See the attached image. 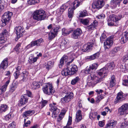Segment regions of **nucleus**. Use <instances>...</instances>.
<instances>
[{"label": "nucleus", "instance_id": "f257e3e1", "mask_svg": "<svg viewBox=\"0 0 128 128\" xmlns=\"http://www.w3.org/2000/svg\"><path fill=\"white\" fill-rule=\"evenodd\" d=\"M114 63L111 62L108 63L106 66V68H104L100 69L98 72V76L94 75V72L91 73L88 72V83L96 84L101 82L102 79L107 75L108 70H112L114 69Z\"/></svg>", "mask_w": 128, "mask_h": 128}, {"label": "nucleus", "instance_id": "f03ea898", "mask_svg": "<svg viewBox=\"0 0 128 128\" xmlns=\"http://www.w3.org/2000/svg\"><path fill=\"white\" fill-rule=\"evenodd\" d=\"M78 70L77 67L75 65L68 66L67 67L62 70L61 74L63 76H67L71 75L76 73Z\"/></svg>", "mask_w": 128, "mask_h": 128}, {"label": "nucleus", "instance_id": "7ed1b4c3", "mask_svg": "<svg viewBox=\"0 0 128 128\" xmlns=\"http://www.w3.org/2000/svg\"><path fill=\"white\" fill-rule=\"evenodd\" d=\"M46 17V14L43 10H37L33 14V18L37 21H40L44 19Z\"/></svg>", "mask_w": 128, "mask_h": 128}, {"label": "nucleus", "instance_id": "20e7f679", "mask_svg": "<svg viewBox=\"0 0 128 128\" xmlns=\"http://www.w3.org/2000/svg\"><path fill=\"white\" fill-rule=\"evenodd\" d=\"M42 90L44 94L48 95L52 94L55 92L52 85L51 83H48L45 84L43 86Z\"/></svg>", "mask_w": 128, "mask_h": 128}, {"label": "nucleus", "instance_id": "39448f33", "mask_svg": "<svg viewBox=\"0 0 128 128\" xmlns=\"http://www.w3.org/2000/svg\"><path fill=\"white\" fill-rule=\"evenodd\" d=\"M72 4L73 6L70 8L68 10V16L70 19H72L73 17L74 10L81 4V3L78 0H76Z\"/></svg>", "mask_w": 128, "mask_h": 128}, {"label": "nucleus", "instance_id": "423d86ee", "mask_svg": "<svg viewBox=\"0 0 128 128\" xmlns=\"http://www.w3.org/2000/svg\"><path fill=\"white\" fill-rule=\"evenodd\" d=\"M122 17V16L120 14H119L118 16L112 15L107 20L108 25L109 26H114L113 22H117L119 20H120Z\"/></svg>", "mask_w": 128, "mask_h": 128}, {"label": "nucleus", "instance_id": "0eeeda50", "mask_svg": "<svg viewBox=\"0 0 128 128\" xmlns=\"http://www.w3.org/2000/svg\"><path fill=\"white\" fill-rule=\"evenodd\" d=\"M50 110L52 112V116L55 118L60 112L59 110L57 108V105L56 103H53L50 104Z\"/></svg>", "mask_w": 128, "mask_h": 128}, {"label": "nucleus", "instance_id": "6e6552de", "mask_svg": "<svg viewBox=\"0 0 128 128\" xmlns=\"http://www.w3.org/2000/svg\"><path fill=\"white\" fill-rule=\"evenodd\" d=\"M128 104L126 103L123 105L118 109V113L121 116L128 114Z\"/></svg>", "mask_w": 128, "mask_h": 128}, {"label": "nucleus", "instance_id": "1a4fd4ad", "mask_svg": "<svg viewBox=\"0 0 128 128\" xmlns=\"http://www.w3.org/2000/svg\"><path fill=\"white\" fill-rule=\"evenodd\" d=\"M13 15L12 13L10 11L5 12L2 16V21L5 24L8 23L10 20Z\"/></svg>", "mask_w": 128, "mask_h": 128}, {"label": "nucleus", "instance_id": "9d476101", "mask_svg": "<svg viewBox=\"0 0 128 128\" xmlns=\"http://www.w3.org/2000/svg\"><path fill=\"white\" fill-rule=\"evenodd\" d=\"M104 4V2L103 0H97L92 4V6L93 8L99 9L101 8Z\"/></svg>", "mask_w": 128, "mask_h": 128}, {"label": "nucleus", "instance_id": "9b49d317", "mask_svg": "<svg viewBox=\"0 0 128 128\" xmlns=\"http://www.w3.org/2000/svg\"><path fill=\"white\" fill-rule=\"evenodd\" d=\"M127 94L123 93L122 92H118L117 94L116 98L114 101L115 104L120 102L124 100L126 98Z\"/></svg>", "mask_w": 128, "mask_h": 128}, {"label": "nucleus", "instance_id": "f8f14e48", "mask_svg": "<svg viewBox=\"0 0 128 128\" xmlns=\"http://www.w3.org/2000/svg\"><path fill=\"white\" fill-rule=\"evenodd\" d=\"M113 43V38L110 36L106 39L104 42V47L106 50L110 48Z\"/></svg>", "mask_w": 128, "mask_h": 128}, {"label": "nucleus", "instance_id": "ddd939ff", "mask_svg": "<svg viewBox=\"0 0 128 128\" xmlns=\"http://www.w3.org/2000/svg\"><path fill=\"white\" fill-rule=\"evenodd\" d=\"M43 42L44 40L42 38L34 41H32L26 46V48L28 49L35 46H40L41 43Z\"/></svg>", "mask_w": 128, "mask_h": 128}, {"label": "nucleus", "instance_id": "4468645a", "mask_svg": "<svg viewBox=\"0 0 128 128\" xmlns=\"http://www.w3.org/2000/svg\"><path fill=\"white\" fill-rule=\"evenodd\" d=\"M15 32L16 34L17 37L19 38L24 34L25 30L22 27L19 26L16 27L15 28Z\"/></svg>", "mask_w": 128, "mask_h": 128}, {"label": "nucleus", "instance_id": "2eb2a0df", "mask_svg": "<svg viewBox=\"0 0 128 128\" xmlns=\"http://www.w3.org/2000/svg\"><path fill=\"white\" fill-rule=\"evenodd\" d=\"M74 94L72 93L68 92L66 95L64 97L61 98V102L63 103L68 102L72 98Z\"/></svg>", "mask_w": 128, "mask_h": 128}, {"label": "nucleus", "instance_id": "dca6fc26", "mask_svg": "<svg viewBox=\"0 0 128 128\" xmlns=\"http://www.w3.org/2000/svg\"><path fill=\"white\" fill-rule=\"evenodd\" d=\"M28 102V98L26 94H24L20 97V99L18 105L19 106H21L25 104Z\"/></svg>", "mask_w": 128, "mask_h": 128}, {"label": "nucleus", "instance_id": "f3484780", "mask_svg": "<svg viewBox=\"0 0 128 128\" xmlns=\"http://www.w3.org/2000/svg\"><path fill=\"white\" fill-rule=\"evenodd\" d=\"M8 80L6 81L5 84L2 86L0 88V94H2L6 90L7 87L9 84L10 80V76L8 77Z\"/></svg>", "mask_w": 128, "mask_h": 128}, {"label": "nucleus", "instance_id": "a211bd4d", "mask_svg": "<svg viewBox=\"0 0 128 128\" xmlns=\"http://www.w3.org/2000/svg\"><path fill=\"white\" fill-rule=\"evenodd\" d=\"M82 32L80 28H78L75 30L72 33V37L73 38L76 39L82 34Z\"/></svg>", "mask_w": 128, "mask_h": 128}, {"label": "nucleus", "instance_id": "6ab92c4d", "mask_svg": "<svg viewBox=\"0 0 128 128\" xmlns=\"http://www.w3.org/2000/svg\"><path fill=\"white\" fill-rule=\"evenodd\" d=\"M120 37L121 38L120 40L122 44L126 42L128 40V32H126L123 33Z\"/></svg>", "mask_w": 128, "mask_h": 128}, {"label": "nucleus", "instance_id": "aec40b11", "mask_svg": "<svg viewBox=\"0 0 128 128\" xmlns=\"http://www.w3.org/2000/svg\"><path fill=\"white\" fill-rule=\"evenodd\" d=\"M98 25V22L94 20L91 24L88 26V32L90 31V33H91L92 30Z\"/></svg>", "mask_w": 128, "mask_h": 128}, {"label": "nucleus", "instance_id": "412c9836", "mask_svg": "<svg viewBox=\"0 0 128 128\" xmlns=\"http://www.w3.org/2000/svg\"><path fill=\"white\" fill-rule=\"evenodd\" d=\"M81 112V111L80 110H78L76 112L75 120L76 122H80L82 119Z\"/></svg>", "mask_w": 128, "mask_h": 128}, {"label": "nucleus", "instance_id": "4be33fe9", "mask_svg": "<svg viewBox=\"0 0 128 128\" xmlns=\"http://www.w3.org/2000/svg\"><path fill=\"white\" fill-rule=\"evenodd\" d=\"M66 112V110L65 109H63L62 110L61 112L57 119V122H59L61 121L62 119L64 117Z\"/></svg>", "mask_w": 128, "mask_h": 128}, {"label": "nucleus", "instance_id": "5701e85b", "mask_svg": "<svg viewBox=\"0 0 128 128\" xmlns=\"http://www.w3.org/2000/svg\"><path fill=\"white\" fill-rule=\"evenodd\" d=\"M67 7L66 5H63L61 7L60 9L57 10L56 11V13L58 15H61L63 12L66 9Z\"/></svg>", "mask_w": 128, "mask_h": 128}, {"label": "nucleus", "instance_id": "b1692460", "mask_svg": "<svg viewBox=\"0 0 128 128\" xmlns=\"http://www.w3.org/2000/svg\"><path fill=\"white\" fill-rule=\"evenodd\" d=\"M8 62L6 59H4L0 65L1 69H5L7 67Z\"/></svg>", "mask_w": 128, "mask_h": 128}, {"label": "nucleus", "instance_id": "393cba45", "mask_svg": "<svg viewBox=\"0 0 128 128\" xmlns=\"http://www.w3.org/2000/svg\"><path fill=\"white\" fill-rule=\"evenodd\" d=\"M120 68L122 72H126V71L128 70V64L123 63L120 66Z\"/></svg>", "mask_w": 128, "mask_h": 128}, {"label": "nucleus", "instance_id": "a878e982", "mask_svg": "<svg viewBox=\"0 0 128 128\" xmlns=\"http://www.w3.org/2000/svg\"><path fill=\"white\" fill-rule=\"evenodd\" d=\"M18 86L17 84L15 82L12 83L10 87L9 91L10 92H12L14 91Z\"/></svg>", "mask_w": 128, "mask_h": 128}, {"label": "nucleus", "instance_id": "bb28decb", "mask_svg": "<svg viewBox=\"0 0 128 128\" xmlns=\"http://www.w3.org/2000/svg\"><path fill=\"white\" fill-rule=\"evenodd\" d=\"M116 123L117 122L116 121H114L112 120L108 121V124H107L105 127V128H108L109 126H115Z\"/></svg>", "mask_w": 128, "mask_h": 128}, {"label": "nucleus", "instance_id": "cd10ccee", "mask_svg": "<svg viewBox=\"0 0 128 128\" xmlns=\"http://www.w3.org/2000/svg\"><path fill=\"white\" fill-rule=\"evenodd\" d=\"M8 106L6 104H2L0 106V114L6 112L8 109Z\"/></svg>", "mask_w": 128, "mask_h": 128}, {"label": "nucleus", "instance_id": "c85d7f7f", "mask_svg": "<svg viewBox=\"0 0 128 128\" xmlns=\"http://www.w3.org/2000/svg\"><path fill=\"white\" fill-rule=\"evenodd\" d=\"M40 83L36 82H34L31 84L32 88L33 89H36L40 87Z\"/></svg>", "mask_w": 128, "mask_h": 128}, {"label": "nucleus", "instance_id": "c756f323", "mask_svg": "<svg viewBox=\"0 0 128 128\" xmlns=\"http://www.w3.org/2000/svg\"><path fill=\"white\" fill-rule=\"evenodd\" d=\"M35 113L34 110H28L27 111L23 113V116L24 118L27 117V116L32 115Z\"/></svg>", "mask_w": 128, "mask_h": 128}, {"label": "nucleus", "instance_id": "7c9ffc66", "mask_svg": "<svg viewBox=\"0 0 128 128\" xmlns=\"http://www.w3.org/2000/svg\"><path fill=\"white\" fill-rule=\"evenodd\" d=\"M72 32V30H68L65 28H63L62 30V34L64 36H67Z\"/></svg>", "mask_w": 128, "mask_h": 128}, {"label": "nucleus", "instance_id": "2f4dec72", "mask_svg": "<svg viewBox=\"0 0 128 128\" xmlns=\"http://www.w3.org/2000/svg\"><path fill=\"white\" fill-rule=\"evenodd\" d=\"M72 117L69 116L68 117V121L66 125L63 128H72V127L68 126L72 124Z\"/></svg>", "mask_w": 128, "mask_h": 128}, {"label": "nucleus", "instance_id": "473e14b6", "mask_svg": "<svg viewBox=\"0 0 128 128\" xmlns=\"http://www.w3.org/2000/svg\"><path fill=\"white\" fill-rule=\"evenodd\" d=\"M100 55V53L99 52H97L94 54L90 56L88 60H90L94 59L96 58H98Z\"/></svg>", "mask_w": 128, "mask_h": 128}, {"label": "nucleus", "instance_id": "72a5a7b5", "mask_svg": "<svg viewBox=\"0 0 128 128\" xmlns=\"http://www.w3.org/2000/svg\"><path fill=\"white\" fill-rule=\"evenodd\" d=\"M94 40H92V41L88 42V52L90 51L93 48V46L94 44Z\"/></svg>", "mask_w": 128, "mask_h": 128}, {"label": "nucleus", "instance_id": "f704fd0d", "mask_svg": "<svg viewBox=\"0 0 128 128\" xmlns=\"http://www.w3.org/2000/svg\"><path fill=\"white\" fill-rule=\"evenodd\" d=\"M56 36V35L53 32V31L51 30L48 34V38L49 40H51L53 38Z\"/></svg>", "mask_w": 128, "mask_h": 128}, {"label": "nucleus", "instance_id": "c9c22d12", "mask_svg": "<svg viewBox=\"0 0 128 128\" xmlns=\"http://www.w3.org/2000/svg\"><path fill=\"white\" fill-rule=\"evenodd\" d=\"M53 63L51 62H48L45 63V66L46 69L49 70L53 66Z\"/></svg>", "mask_w": 128, "mask_h": 128}, {"label": "nucleus", "instance_id": "e433bc0d", "mask_svg": "<svg viewBox=\"0 0 128 128\" xmlns=\"http://www.w3.org/2000/svg\"><path fill=\"white\" fill-rule=\"evenodd\" d=\"M80 79L78 76H76L73 78L71 81V84L72 85L76 84L80 80Z\"/></svg>", "mask_w": 128, "mask_h": 128}, {"label": "nucleus", "instance_id": "4c0bfd02", "mask_svg": "<svg viewBox=\"0 0 128 128\" xmlns=\"http://www.w3.org/2000/svg\"><path fill=\"white\" fill-rule=\"evenodd\" d=\"M88 12L87 11L84 10L83 11H80V13L79 15V17H83L87 16Z\"/></svg>", "mask_w": 128, "mask_h": 128}, {"label": "nucleus", "instance_id": "58836bf2", "mask_svg": "<svg viewBox=\"0 0 128 128\" xmlns=\"http://www.w3.org/2000/svg\"><path fill=\"white\" fill-rule=\"evenodd\" d=\"M28 75V73L27 72H23L22 76L23 78L21 80L22 82H24L27 80V76Z\"/></svg>", "mask_w": 128, "mask_h": 128}, {"label": "nucleus", "instance_id": "ea45409f", "mask_svg": "<svg viewBox=\"0 0 128 128\" xmlns=\"http://www.w3.org/2000/svg\"><path fill=\"white\" fill-rule=\"evenodd\" d=\"M39 2V0H29L28 1V3L29 4L33 5L38 3Z\"/></svg>", "mask_w": 128, "mask_h": 128}, {"label": "nucleus", "instance_id": "a19ab883", "mask_svg": "<svg viewBox=\"0 0 128 128\" xmlns=\"http://www.w3.org/2000/svg\"><path fill=\"white\" fill-rule=\"evenodd\" d=\"M112 6L113 7L115 8L117 4L119 5V4L116 1V0H112L110 2Z\"/></svg>", "mask_w": 128, "mask_h": 128}, {"label": "nucleus", "instance_id": "79ce46f5", "mask_svg": "<svg viewBox=\"0 0 128 128\" xmlns=\"http://www.w3.org/2000/svg\"><path fill=\"white\" fill-rule=\"evenodd\" d=\"M105 96V95L103 94H102L98 96L96 99V102H99L102 99H103Z\"/></svg>", "mask_w": 128, "mask_h": 128}, {"label": "nucleus", "instance_id": "37998d69", "mask_svg": "<svg viewBox=\"0 0 128 128\" xmlns=\"http://www.w3.org/2000/svg\"><path fill=\"white\" fill-rule=\"evenodd\" d=\"M33 55L32 54L31 55V56L29 57V58L31 61L32 62H36L37 59L38 58V57H36L33 58Z\"/></svg>", "mask_w": 128, "mask_h": 128}, {"label": "nucleus", "instance_id": "c03bdc74", "mask_svg": "<svg viewBox=\"0 0 128 128\" xmlns=\"http://www.w3.org/2000/svg\"><path fill=\"white\" fill-rule=\"evenodd\" d=\"M60 28V27L59 26H58L54 28L51 30H52L53 32L57 35L58 32L59 31V29Z\"/></svg>", "mask_w": 128, "mask_h": 128}, {"label": "nucleus", "instance_id": "a18cd8bd", "mask_svg": "<svg viewBox=\"0 0 128 128\" xmlns=\"http://www.w3.org/2000/svg\"><path fill=\"white\" fill-rule=\"evenodd\" d=\"M119 47H116L111 50L110 53L112 54H114L117 52L119 50Z\"/></svg>", "mask_w": 128, "mask_h": 128}, {"label": "nucleus", "instance_id": "49530a36", "mask_svg": "<svg viewBox=\"0 0 128 128\" xmlns=\"http://www.w3.org/2000/svg\"><path fill=\"white\" fill-rule=\"evenodd\" d=\"M80 22L83 24L87 25L88 24V20L87 18L81 19Z\"/></svg>", "mask_w": 128, "mask_h": 128}, {"label": "nucleus", "instance_id": "de8ad7c7", "mask_svg": "<svg viewBox=\"0 0 128 128\" xmlns=\"http://www.w3.org/2000/svg\"><path fill=\"white\" fill-rule=\"evenodd\" d=\"M47 102L46 100L43 101L40 104V108H42L46 104Z\"/></svg>", "mask_w": 128, "mask_h": 128}, {"label": "nucleus", "instance_id": "09e8293b", "mask_svg": "<svg viewBox=\"0 0 128 128\" xmlns=\"http://www.w3.org/2000/svg\"><path fill=\"white\" fill-rule=\"evenodd\" d=\"M122 84L125 86H128V76L127 79L123 81Z\"/></svg>", "mask_w": 128, "mask_h": 128}, {"label": "nucleus", "instance_id": "8fccbe9b", "mask_svg": "<svg viewBox=\"0 0 128 128\" xmlns=\"http://www.w3.org/2000/svg\"><path fill=\"white\" fill-rule=\"evenodd\" d=\"M16 126V123L13 122L9 125L8 128H15Z\"/></svg>", "mask_w": 128, "mask_h": 128}, {"label": "nucleus", "instance_id": "3c124183", "mask_svg": "<svg viewBox=\"0 0 128 128\" xmlns=\"http://www.w3.org/2000/svg\"><path fill=\"white\" fill-rule=\"evenodd\" d=\"M98 66V64H97L95 63L93 64L92 65V66H90V70L92 69V70L93 69H96Z\"/></svg>", "mask_w": 128, "mask_h": 128}, {"label": "nucleus", "instance_id": "603ef678", "mask_svg": "<svg viewBox=\"0 0 128 128\" xmlns=\"http://www.w3.org/2000/svg\"><path fill=\"white\" fill-rule=\"evenodd\" d=\"M88 44H85L82 48V50L83 51L86 52L88 50Z\"/></svg>", "mask_w": 128, "mask_h": 128}, {"label": "nucleus", "instance_id": "864d4df0", "mask_svg": "<svg viewBox=\"0 0 128 128\" xmlns=\"http://www.w3.org/2000/svg\"><path fill=\"white\" fill-rule=\"evenodd\" d=\"M26 119H24V127H27L30 125L31 123V122L30 120H28L26 122Z\"/></svg>", "mask_w": 128, "mask_h": 128}, {"label": "nucleus", "instance_id": "5fc2aeb1", "mask_svg": "<svg viewBox=\"0 0 128 128\" xmlns=\"http://www.w3.org/2000/svg\"><path fill=\"white\" fill-rule=\"evenodd\" d=\"M20 72L19 71H16L14 74V75L16 79H17L20 75Z\"/></svg>", "mask_w": 128, "mask_h": 128}, {"label": "nucleus", "instance_id": "6e6d98bb", "mask_svg": "<svg viewBox=\"0 0 128 128\" xmlns=\"http://www.w3.org/2000/svg\"><path fill=\"white\" fill-rule=\"evenodd\" d=\"M106 37V36L104 34H102L100 37V41L102 42L105 39Z\"/></svg>", "mask_w": 128, "mask_h": 128}, {"label": "nucleus", "instance_id": "4d7b16f0", "mask_svg": "<svg viewBox=\"0 0 128 128\" xmlns=\"http://www.w3.org/2000/svg\"><path fill=\"white\" fill-rule=\"evenodd\" d=\"M20 44H18L16 45L15 48V50L16 51L19 52L20 51Z\"/></svg>", "mask_w": 128, "mask_h": 128}, {"label": "nucleus", "instance_id": "13d9d810", "mask_svg": "<svg viewBox=\"0 0 128 128\" xmlns=\"http://www.w3.org/2000/svg\"><path fill=\"white\" fill-rule=\"evenodd\" d=\"M105 17V15L103 14H99L96 16V18L98 19H104Z\"/></svg>", "mask_w": 128, "mask_h": 128}, {"label": "nucleus", "instance_id": "bf43d9fd", "mask_svg": "<svg viewBox=\"0 0 128 128\" xmlns=\"http://www.w3.org/2000/svg\"><path fill=\"white\" fill-rule=\"evenodd\" d=\"M11 114H7L5 117V119L7 121L9 120L11 118Z\"/></svg>", "mask_w": 128, "mask_h": 128}, {"label": "nucleus", "instance_id": "052dcab7", "mask_svg": "<svg viewBox=\"0 0 128 128\" xmlns=\"http://www.w3.org/2000/svg\"><path fill=\"white\" fill-rule=\"evenodd\" d=\"M64 62V61L63 60V59L61 58L59 64L60 68H61L62 67V66Z\"/></svg>", "mask_w": 128, "mask_h": 128}, {"label": "nucleus", "instance_id": "680f3d73", "mask_svg": "<svg viewBox=\"0 0 128 128\" xmlns=\"http://www.w3.org/2000/svg\"><path fill=\"white\" fill-rule=\"evenodd\" d=\"M3 2L0 0V11H1L4 8V6Z\"/></svg>", "mask_w": 128, "mask_h": 128}, {"label": "nucleus", "instance_id": "e2e57ef3", "mask_svg": "<svg viewBox=\"0 0 128 128\" xmlns=\"http://www.w3.org/2000/svg\"><path fill=\"white\" fill-rule=\"evenodd\" d=\"M2 34L3 35H4V36L5 35L6 36L8 35V32L6 30H5L2 32Z\"/></svg>", "mask_w": 128, "mask_h": 128}, {"label": "nucleus", "instance_id": "0e129e2a", "mask_svg": "<svg viewBox=\"0 0 128 128\" xmlns=\"http://www.w3.org/2000/svg\"><path fill=\"white\" fill-rule=\"evenodd\" d=\"M128 57H127L126 56H124L123 58L121 59L124 62H125L126 61L128 60Z\"/></svg>", "mask_w": 128, "mask_h": 128}, {"label": "nucleus", "instance_id": "69168bd1", "mask_svg": "<svg viewBox=\"0 0 128 128\" xmlns=\"http://www.w3.org/2000/svg\"><path fill=\"white\" fill-rule=\"evenodd\" d=\"M104 90H102L101 89H98L96 90V92L98 94L102 93L104 91Z\"/></svg>", "mask_w": 128, "mask_h": 128}, {"label": "nucleus", "instance_id": "338daca9", "mask_svg": "<svg viewBox=\"0 0 128 128\" xmlns=\"http://www.w3.org/2000/svg\"><path fill=\"white\" fill-rule=\"evenodd\" d=\"M27 96L29 97H31L32 96V95L31 92L29 91H27Z\"/></svg>", "mask_w": 128, "mask_h": 128}, {"label": "nucleus", "instance_id": "774afa93", "mask_svg": "<svg viewBox=\"0 0 128 128\" xmlns=\"http://www.w3.org/2000/svg\"><path fill=\"white\" fill-rule=\"evenodd\" d=\"M115 85V82H110L109 86L110 88L113 87Z\"/></svg>", "mask_w": 128, "mask_h": 128}]
</instances>
